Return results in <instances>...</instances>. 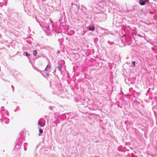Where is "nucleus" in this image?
<instances>
[{
    "label": "nucleus",
    "mask_w": 157,
    "mask_h": 157,
    "mask_svg": "<svg viewBox=\"0 0 157 157\" xmlns=\"http://www.w3.org/2000/svg\"><path fill=\"white\" fill-rule=\"evenodd\" d=\"M89 99L88 98H86L85 99H83L82 101H81V104L82 105H85L84 106L85 107H86L87 106L88 102H89Z\"/></svg>",
    "instance_id": "1"
},
{
    "label": "nucleus",
    "mask_w": 157,
    "mask_h": 157,
    "mask_svg": "<svg viewBox=\"0 0 157 157\" xmlns=\"http://www.w3.org/2000/svg\"><path fill=\"white\" fill-rule=\"evenodd\" d=\"M45 121L44 119H42L41 121L40 120V126L43 127L45 125Z\"/></svg>",
    "instance_id": "2"
},
{
    "label": "nucleus",
    "mask_w": 157,
    "mask_h": 157,
    "mask_svg": "<svg viewBox=\"0 0 157 157\" xmlns=\"http://www.w3.org/2000/svg\"><path fill=\"white\" fill-rule=\"evenodd\" d=\"M147 2H148V0H140L139 3L140 5H144Z\"/></svg>",
    "instance_id": "3"
},
{
    "label": "nucleus",
    "mask_w": 157,
    "mask_h": 157,
    "mask_svg": "<svg viewBox=\"0 0 157 157\" xmlns=\"http://www.w3.org/2000/svg\"><path fill=\"white\" fill-rule=\"evenodd\" d=\"M40 25L43 31L44 32L46 35H47V32L48 31V29L46 27H44V28H43V26L41 25L40 24Z\"/></svg>",
    "instance_id": "4"
},
{
    "label": "nucleus",
    "mask_w": 157,
    "mask_h": 157,
    "mask_svg": "<svg viewBox=\"0 0 157 157\" xmlns=\"http://www.w3.org/2000/svg\"><path fill=\"white\" fill-rule=\"evenodd\" d=\"M88 29L90 31H93L95 29L94 26L93 25L89 26L88 27Z\"/></svg>",
    "instance_id": "5"
},
{
    "label": "nucleus",
    "mask_w": 157,
    "mask_h": 157,
    "mask_svg": "<svg viewBox=\"0 0 157 157\" xmlns=\"http://www.w3.org/2000/svg\"><path fill=\"white\" fill-rule=\"evenodd\" d=\"M51 67V66L50 64H48L46 66V68L45 69V71H48L50 69Z\"/></svg>",
    "instance_id": "6"
},
{
    "label": "nucleus",
    "mask_w": 157,
    "mask_h": 157,
    "mask_svg": "<svg viewBox=\"0 0 157 157\" xmlns=\"http://www.w3.org/2000/svg\"><path fill=\"white\" fill-rule=\"evenodd\" d=\"M62 65L60 64L59 66L57 67V68L60 71L62 68Z\"/></svg>",
    "instance_id": "7"
},
{
    "label": "nucleus",
    "mask_w": 157,
    "mask_h": 157,
    "mask_svg": "<svg viewBox=\"0 0 157 157\" xmlns=\"http://www.w3.org/2000/svg\"><path fill=\"white\" fill-rule=\"evenodd\" d=\"M107 42L110 45H112L114 44V42H112V41H111L109 40H108V41Z\"/></svg>",
    "instance_id": "8"
},
{
    "label": "nucleus",
    "mask_w": 157,
    "mask_h": 157,
    "mask_svg": "<svg viewBox=\"0 0 157 157\" xmlns=\"http://www.w3.org/2000/svg\"><path fill=\"white\" fill-rule=\"evenodd\" d=\"M104 3V2H102V3H100V4L99 5V6H100L101 8H104V6H102V5H102V3ZM103 5H104V4H103Z\"/></svg>",
    "instance_id": "9"
},
{
    "label": "nucleus",
    "mask_w": 157,
    "mask_h": 157,
    "mask_svg": "<svg viewBox=\"0 0 157 157\" xmlns=\"http://www.w3.org/2000/svg\"><path fill=\"white\" fill-rule=\"evenodd\" d=\"M37 51L36 50H34L33 51V54L34 56L36 55L37 54Z\"/></svg>",
    "instance_id": "10"
},
{
    "label": "nucleus",
    "mask_w": 157,
    "mask_h": 157,
    "mask_svg": "<svg viewBox=\"0 0 157 157\" xmlns=\"http://www.w3.org/2000/svg\"><path fill=\"white\" fill-rule=\"evenodd\" d=\"M43 132V130L40 128V135L41 134H42Z\"/></svg>",
    "instance_id": "11"
},
{
    "label": "nucleus",
    "mask_w": 157,
    "mask_h": 157,
    "mask_svg": "<svg viewBox=\"0 0 157 157\" xmlns=\"http://www.w3.org/2000/svg\"><path fill=\"white\" fill-rule=\"evenodd\" d=\"M136 62L135 61H134L132 62V64L133 66V67H134L135 65Z\"/></svg>",
    "instance_id": "12"
},
{
    "label": "nucleus",
    "mask_w": 157,
    "mask_h": 157,
    "mask_svg": "<svg viewBox=\"0 0 157 157\" xmlns=\"http://www.w3.org/2000/svg\"><path fill=\"white\" fill-rule=\"evenodd\" d=\"M25 53L26 56H27L28 57L29 56H30V54H29L27 52H25Z\"/></svg>",
    "instance_id": "13"
},
{
    "label": "nucleus",
    "mask_w": 157,
    "mask_h": 157,
    "mask_svg": "<svg viewBox=\"0 0 157 157\" xmlns=\"http://www.w3.org/2000/svg\"><path fill=\"white\" fill-rule=\"evenodd\" d=\"M53 106H49V108L51 110H52L53 109Z\"/></svg>",
    "instance_id": "14"
},
{
    "label": "nucleus",
    "mask_w": 157,
    "mask_h": 157,
    "mask_svg": "<svg viewBox=\"0 0 157 157\" xmlns=\"http://www.w3.org/2000/svg\"><path fill=\"white\" fill-rule=\"evenodd\" d=\"M75 5L76 6V7H77L78 9H79L80 6H79V5H78L77 4H75Z\"/></svg>",
    "instance_id": "15"
},
{
    "label": "nucleus",
    "mask_w": 157,
    "mask_h": 157,
    "mask_svg": "<svg viewBox=\"0 0 157 157\" xmlns=\"http://www.w3.org/2000/svg\"><path fill=\"white\" fill-rule=\"evenodd\" d=\"M47 75V76H48V75H49V74H48V73H46V75Z\"/></svg>",
    "instance_id": "16"
},
{
    "label": "nucleus",
    "mask_w": 157,
    "mask_h": 157,
    "mask_svg": "<svg viewBox=\"0 0 157 157\" xmlns=\"http://www.w3.org/2000/svg\"><path fill=\"white\" fill-rule=\"evenodd\" d=\"M56 71V70L54 71V72H53V73H55Z\"/></svg>",
    "instance_id": "17"
},
{
    "label": "nucleus",
    "mask_w": 157,
    "mask_h": 157,
    "mask_svg": "<svg viewBox=\"0 0 157 157\" xmlns=\"http://www.w3.org/2000/svg\"><path fill=\"white\" fill-rule=\"evenodd\" d=\"M59 51H58V52H57V54H59Z\"/></svg>",
    "instance_id": "18"
},
{
    "label": "nucleus",
    "mask_w": 157,
    "mask_h": 157,
    "mask_svg": "<svg viewBox=\"0 0 157 157\" xmlns=\"http://www.w3.org/2000/svg\"><path fill=\"white\" fill-rule=\"evenodd\" d=\"M38 124H39V122H38Z\"/></svg>",
    "instance_id": "19"
},
{
    "label": "nucleus",
    "mask_w": 157,
    "mask_h": 157,
    "mask_svg": "<svg viewBox=\"0 0 157 157\" xmlns=\"http://www.w3.org/2000/svg\"><path fill=\"white\" fill-rule=\"evenodd\" d=\"M60 2H61V0H60Z\"/></svg>",
    "instance_id": "20"
}]
</instances>
